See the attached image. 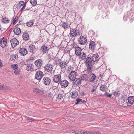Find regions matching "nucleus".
I'll use <instances>...</instances> for the list:
<instances>
[{"mask_svg":"<svg viewBox=\"0 0 134 134\" xmlns=\"http://www.w3.org/2000/svg\"><path fill=\"white\" fill-rule=\"evenodd\" d=\"M24 116L25 117V120L28 121L29 122L31 121H34V120H30L28 119L29 118L26 116Z\"/></svg>","mask_w":134,"mask_h":134,"instance_id":"obj_46","label":"nucleus"},{"mask_svg":"<svg viewBox=\"0 0 134 134\" xmlns=\"http://www.w3.org/2000/svg\"><path fill=\"white\" fill-rule=\"evenodd\" d=\"M48 94L51 97H52V93L51 92H49L48 93Z\"/></svg>","mask_w":134,"mask_h":134,"instance_id":"obj_56","label":"nucleus"},{"mask_svg":"<svg viewBox=\"0 0 134 134\" xmlns=\"http://www.w3.org/2000/svg\"><path fill=\"white\" fill-rule=\"evenodd\" d=\"M81 81H87L88 79V76L87 75L85 74L82 75L80 78Z\"/></svg>","mask_w":134,"mask_h":134,"instance_id":"obj_24","label":"nucleus"},{"mask_svg":"<svg viewBox=\"0 0 134 134\" xmlns=\"http://www.w3.org/2000/svg\"><path fill=\"white\" fill-rule=\"evenodd\" d=\"M122 99H123V100L124 102H125L126 100H127V98H125L124 97H122Z\"/></svg>","mask_w":134,"mask_h":134,"instance_id":"obj_55","label":"nucleus"},{"mask_svg":"<svg viewBox=\"0 0 134 134\" xmlns=\"http://www.w3.org/2000/svg\"><path fill=\"white\" fill-rule=\"evenodd\" d=\"M76 76V73L75 71H71L69 75V79L71 81H74Z\"/></svg>","mask_w":134,"mask_h":134,"instance_id":"obj_8","label":"nucleus"},{"mask_svg":"<svg viewBox=\"0 0 134 134\" xmlns=\"http://www.w3.org/2000/svg\"><path fill=\"white\" fill-rule=\"evenodd\" d=\"M93 32H94L92 30H91L90 31H89L88 34H91V33H93Z\"/></svg>","mask_w":134,"mask_h":134,"instance_id":"obj_54","label":"nucleus"},{"mask_svg":"<svg viewBox=\"0 0 134 134\" xmlns=\"http://www.w3.org/2000/svg\"><path fill=\"white\" fill-rule=\"evenodd\" d=\"M99 133H96V134H99Z\"/></svg>","mask_w":134,"mask_h":134,"instance_id":"obj_60","label":"nucleus"},{"mask_svg":"<svg viewBox=\"0 0 134 134\" xmlns=\"http://www.w3.org/2000/svg\"><path fill=\"white\" fill-rule=\"evenodd\" d=\"M18 55H17L12 54L10 55V59L13 61H15L18 60Z\"/></svg>","mask_w":134,"mask_h":134,"instance_id":"obj_22","label":"nucleus"},{"mask_svg":"<svg viewBox=\"0 0 134 134\" xmlns=\"http://www.w3.org/2000/svg\"><path fill=\"white\" fill-rule=\"evenodd\" d=\"M79 103V102H76V103H75V104H78V103Z\"/></svg>","mask_w":134,"mask_h":134,"instance_id":"obj_58","label":"nucleus"},{"mask_svg":"<svg viewBox=\"0 0 134 134\" xmlns=\"http://www.w3.org/2000/svg\"><path fill=\"white\" fill-rule=\"evenodd\" d=\"M99 55L97 54H95L93 55L92 57L93 61L94 62H97L99 60Z\"/></svg>","mask_w":134,"mask_h":134,"instance_id":"obj_14","label":"nucleus"},{"mask_svg":"<svg viewBox=\"0 0 134 134\" xmlns=\"http://www.w3.org/2000/svg\"><path fill=\"white\" fill-rule=\"evenodd\" d=\"M60 85L62 88H65L67 87L69 84L68 82L66 80H63L61 81Z\"/></svg>","mask_w":134,"mask_h":134,"instance_id":"obj_15","label":"nucleus"},{"mask_svg":"<svg viewBox=\"0 0 134 134\" xmlns=\"http://www.w3.org/2000/svg\"><path fill=\"white\" fill-rule=\"evenodd\" d=\"M128 103H127V105L128 106H131L132 104L134 103V97L133 96L129 97L127 98Z\"/></svg>","mask_w":134,"mask_h":134,"instance_id":"obj_9","label":"nucleus"},{"mask_svg":"<svg viewBox=\"0 0 134 134\" xmlns=\"http://www.w3.org/2000/svg\"><path fill=\"white\" fill-rule=\"evenodd\" d=\"M14 34H20L21 32L20 29L18 27L15 28L14 30Z\"/></svg>","mask_w":134,"mask_h":134,"instance_id":"obj_31","label":"nucleus"},{"mask_svg":"<svg viewBox=\"0 0 134 134\" xmlns=\"http://www.w3.org/2000/svg\"><path fill=\"white\" fill-rule=\"evenodd\" d=\"M61 80V75L60 74H58L54 76L53 82L57 83L58 85L60 83Z\"/></svg>","mask_w":134,"mask_h":134,"instance_id":"obj_2","label":"nucleus"},{"mask_svg":"<svg viewBox=\"0 0 134 134\" xmlns=\"http://www.w3.org/2000/svg\"><path fill=\"white\" fill-rule=\"evenodd\" d=\"M2 21L3 23L4 24H7L9 22L10 20L7 18L2 17Z\"/></svg>","mask_w":134,"mask_h":134,"instance_id":"obj_27","label":"nucleus"},{"mask_svg":"<svg viewBox=\"0 0 134 134\" xmlns=\"http://www.w3.org/2000/svg\"><path fill=\"white\" fill-rule=\"evenodd\" d=\"M96 47L95 42L93 41H91L89 43V48L90 49L94 50Z\"/></svg>","mask_w":134,"mask_h":134,"instance_id":"obj_16","label":"nucleus"},{"mask_svg":"<svg viewBox=\"0 0 134 134\" xmlns=\"http://www.w3.org/2000/svg\"><path fill=\"white\" fill-rule=\"evenodd\" d=\"M82 102L83 103H85L86 102V101H85V100H84L83 101H82Z\"/></svg>","mask_w":134,"mask_h":134,"instance_id":"obj_59","label":"nucleus"},{"mask_svg":"<svg viewBox=\"0 0 134 134\" xmlns=\"http://www.w3.org/2000/svg\"><path fill=\"white\" fill-rule=\"evenodd\" d=\"M24 4V2L23 1H21L19 3V4L18 5V6H23Z\"/></svg>","mask_w":134,"mask_h":134,"instance_id":"obj_40","label":"nucleus"},{"mask_svg":"<svg viewBox=\"0 0 134 134\" xmlns=\"http://www.w3.org/2000/svg\"><path fill=\"white\" fill-rule=\"evenodd\" d=\"M25 4H24V5L21 8V11H22L25 8Z\"/></svg>","mask_w":134,"mask_h":134,"instance_id":"obj_51","label":"nucleus"},{"mask_svg":"<svg viewBox=\"0 0 134 134\" xmlns=\"http://www.w3.org/2000/svg\"><path fill=\"white\" fill-rule=\"evenodd\" d=\"M133 14V12L130 13L128 12L125 13L123 17V19L125 21H126L129 18L131 19L132 15Z\"/></svg>","mask_w":134,"mask_h":134,"instance_id":"obj_4","label":"nucleus"},{"mask_svg":"<svg viewBox=\"0 0 134 134\" xmlns=\"http://www.w3.org/2000/svg\"><path fill=\"white\" fill-rule=\"evenodd\" d=\"M59 65L62 69H63L66 67L67 64L66 62L62 61L60 62Z\"/></svg>","mask_w":134,"mask_h":134,"instance_id":"obj_21","label":"nucleus"},{"mask_svg":"<svg viewBox=\"0 0 134 134\" xmlns=\"http://www.w3.org/2000/svg\"><path fill=\"white\" fill-rule=\"evenodd\" d=\"M74 81V85H76L77 86L81 84L82 81L80 78L75 79Z\"/></svg>","mask_w":134,"mask_h":134,"instance_id":"obj_18","label":"nucleus"},{"mask_svg":"<svg viewBox=\"0 0 134 134\" xmlns=\"http://www.w3.org/2000/svg\"><path fill=\"white\" fill-rule=\"evenodd\" d=\"M70 34H77L76 30L74 29H72L71 30L70 32Z\"/></svg>","mask_w":134,"mask_h":134,"instance_id":"obj_44","label":"nucleus"},{"mask_svg":"<svg viewBox=\"0 0 134 134\" xmlns=\"http://www.w3.org/2000/svg\"><path fill=\"white\" fill-rule=\"evenodd\" d=\"M72 133H74L76 134H80V133H79V131H76L74 132H72Z\"/></svg>","mask_w":134,"mask_h":134,"instance_id":"obj_53","label":"nucleus"},{"mask_svg":"<svg viewBox=\"0 0 134 134\" xmlns=\"http://www.w3.org/2000/svg\"><path fill=\"white\" fill-rule=\"evenodd\" d=\"M35 64L37 67L40 68L42 65V62L40 59H38L35 62Z\"/></svg>","mask_w":134,"mask_h":134,"instance_id":"obj_17","label":"nucleus"},{"mask_svg":"<svg viewBox=\"0 0 134 134\" xmlns=\"http://www.w3.org/2000/svg\"><path fill=\"white\" fill-rule=\"evenodd\" d=\"M104 94L105 96L109 97H111V95L110 94L107 92H106Z\"/></svg>","mask_w":134,"mask_h":134,"instance_id":"obj_45","label":"nucleus"},{"mask_svg":"<svg viewBox=\"0 0 134 134\" xmlns=\"http://www.w3.org/2000/svg\"><path fill=\"white\" fill-rule=\"evenodd\" d=\"M97 88L96 87H93L92 89L91 90V91L92 92H93L94 91L96 90Z\"/></svg>","mask_w":134,"mask_h":134,"instance_id":"obj_48","label":"nucleus"},{"mask_svg":"<svg viewBox=\"0 0 134 134\" xmlns=\"http://www.w3.org/2000/svg\"><path fill=\"white\" fill-rule=\"evenodd\" d=\"M92 75L91 78L90 79V82H93L95 80L96 77L95 75L93 74H92Z\"/></svg>","mask_w":134,"mask_h":134,"instance_id":"obj_34","label":"nucleus"},{"mask_svg":"<svg viewBox=\"0 0 134 134\" xmlns=\"http://www.w3.org/2000/svg\"><path fill=\"white\" fill-rule=\"evenodd\" d=\"M16 35H19V34H15Z\"/></svg>","mask_w":134,"mask_h":134,"instance_id":"obj_62","label":"nucleus"},{"mask_svg":"<svg viewBox=\"0 0 134 134\" xmlns=\"http://www.w3.org/2000/svg\"><path fill=\"white\" fill-rule=\"evenodd\" d=\"M82 92H83V93H84V92H83H83H82Z\"/></svg>","mask_w":134,"mask_h":134,"instance_id":"obj_61","label":"nucleus"},{"mask_svg":"<svg viewBox=\"0 0 134 134\" xmlns=\"http://www.w3.org/2000/svg\"><path fill=\"white\" fill-rule=\"evenodd\" d=\"M17 19V18L16 17L13 21V23L14 24L15 23V22L16 21Z\"/></svg>","mask_w":134,"mask_h":134,"instance_id":"obj_50","label":"nucleus"},{"mask_svg":"<svg viewBox=\"0 0 134 134\" xmlns=\"http://www.w3.org/2000/svg\"><path fill=\"white\" fill-rule=\"evenodd\" d=\"M11 66L13 68L14 71L18 69V65L17 64H12Z\"/></svg>","mask_w":134,"mask_h":134,"instance_id":"obj_36","label":"nucleus"},{"mask_svg":"<svg viewBox=\"0 0 134 134\" xmlns=\"http://www.w3.org/2000/svg\"><path fill=\"white\" fill-rule=\"evenodd\" d=\"M100 89L102 91H105L107 89V86L105 85H102L100 87Z\"/></svg>","mask_w":134,"mask_h":134,"instance_id":"obj_32","label":"nucleus"},{"mask_svg":"<svg viewBox=\"0 0 134 134\" xmlns=\"http://www.w3.org/2000/svg\"><path fill=\"white\" fill-rule=\"evenodd\" d=\"M48 47L47 46L43 45L41 47V49L43 54L46 53L47 51L48 50Z\"/></svg>","mask_w":134,"mask_h":134,"instance_id":"obj_26","label":"nucleus"},{"mask_svg":"<svg viewBox=\"0 0 134 134\" xmlns=\"http://www.w3.org/2000/svg\"><path fill=\"white\" fill-rule=\"evenodd\" d=\"M19 52L20 54L23 56L25 55L27 53V49L25 48H21L19 50Z\"/></svg>","mask_w":134,"mask_h":134,"instance_id":"obj_11","label":"nucleus"},{"mask_svg":"<svg viewBox=\"0 0 134 134\" xmlns=\"http://www.w3.org/2000/svg\"><path fill=\"white\" fill-rule=\"evenodd\" d=\"M42 72L41 71H38L36 73L35 78L38 80H40L43 76Z\"/></svg>","mask_w":134,"mask_h":134,"instance_id":"obj_3","label":"nucleus"},{"mask_svg":"<svg viewBox=\"0 0 134 134\" xmlns=\"http://www.w3.org/2000/svg\"><path fill=\"white\" fill-rule=\"evenodd\" d=\"M0 89L4 90H7L8 89L7 86L4 85H2L1 83H0Z\"/></svg>","mask_w":134,"mask_h":134,"instance_id":"obj_33","label":"nucleus"},{"mask_svg":"<svg viewBox=\"0 0 134 134\" xmlns=\"http://www.w3.org/2000/svg\"><path fill=\"white\" fill-rule=\"evenodd\" d=\"M63 97V95L62 94H59L57 97V98L58 99H61Z\"/></svg>","mask_w":134,"mask_h":134,"instance_id":"obj_39","label":"nucleus"},{"mask_svg":"<svg viewBox=\"0 0 134 134\" xmlns=\"http://www.w3.org/2000/svg\"><path fill=\"white\" fill-rule=\"evenodd\" d=\"M22 37L23 39L25 41L28 40L29 38L28 34H23Z\"/></svg>","mask_w":134,"mask_h":134,"instance_id":"obj_29","label":"nucleus"},{"mask_svg":"<svg viewBox=\"0 0 134 134\" xmlns=\"http://www.w3.org/2000/svg\"><path fill=\"white\" fill-rule=\"evenodd\" d=\"M53 66L50 64H48L44 67V69L46 71L51 73L52 70Z\"/></svg>","mask_w":134,"mask_h":134,"instance_id":"obj_6","label":"nucleus"},{"mask_svg":"<svg viewBox=\"0 0 134 134\" xmlns=\"http://www.w3.org/2000/svg\"><path fill=\"white\" fill-rule=\"evenodd\" d=\"M80 134H90V133L87 132H84L83 131H81L79 132Z\"/></svg>","mask_w":134,"mask_h":134,"instance_id":"obj_43","label":"nucleus"},{"mask_svg":"<svg viewBox=\"0 0 134 134\" xmlns=\"http://www.w3.org/2000/svg\"><path fill=\"white\" fill-rule=\"evenodd\" d=\"M33 91L34 93H38L41 95L43 94L44 93L43 91L39 88H34L33 89Z\"/></svg>","mask_w":134,"mask_h":134,"instance_id":"obj_13","label":"nucleus"},{"mask_svg":"<svg viewBox=\"0 0 134 134\" xmlns=\"http://www.w3.org/2000/svg\"><path fill=\"white\" fill-rule=\"evenodd\" d=\"M7 40L4 37L2 38V40H1L0 41V44L1 46L2 47H5L6 44Z\"/></svg>","mask_w":134,"mask_h":134,"instance_id":"obj_12","label":"nucleus"},{"mask_svg":"<svg viewBox=\"0 0 134 134\" xmlns=\"http://www.w3.org/2000/svg\"><path fill=\"white\" fill-rule=\"evenodd\" d=\"M81 101H82V100L79 98H78L76 99V101L77 102H80Z\"/></svg>","mask_w":134,"mask_h":134,"instance_id":"obj_52","label":"nucleus"},{"mask_svg":"<svg viewBox=\"0 0 134 134\" xmlns=\"http://www.w3.org/2000/svg\"><path fill=\"white\" fill-rule=\"evenodd\" d=\"M75 54L77 55H80L81 53V51L82 49L81 48L79 47H77L75 48Z\"/></svg>","mask_w":134,"mask_h":134,"instance_id":"obj_19","label":"nucleus"},{"mask_svg":"<svg viewBox=\"0 0 134 134\" xmlns=\"http://www.w3.org/2000/svg\"><path fill=\"white\" fill-rule=\"evenodd\" d=\"M79 43L81 45H84L87 42L86 38L83 36H81L78 40Z\"/></svg>","mask_w":134,"mask_h":134,"instance_id":"obj_7","label":"nucleus"},{"mask_svg":"<svg viewBox=\"0 0 134 134\" xmlns=\"http://www.w3.org/2000/svg\"><path fill=\"white\" fill-rule=\"evenodd\" d=\"M92 62L91 59L89 57L86 58L85 63L87 68V71L88 73L91 72L92 69Z\"/></svg>","mask_w":134,"mask_h":134,"instance_id":"obj_1","label":"nucleus"},{"mask_svg":"<svg viewBox=\"0 0 134 134\" xmlns=\"http://www.w3.org/2000/svg\"><path fill=\"white\" fill-rule=\"evenodd\" d=\"M1 29V28H0V30Z\"/></svg>","mask_w":134,"mask_h":134,"instance_id":"obj_63","label":"nucleus"},{"mask_svg":"<svg viewBox=\"0 0 134 134\" xmlns=\"http://www.w3.org/2000/svg\"><path fill=\"white\" fill-rule=\"evenodd\" d=\"M64 28H66L70 26V25L66 22H63L60 24Z\"/></svg>","mask_w":134,"mask_h":134,"instance_id":"obj_28","label":"nucleus"},{"mask_svg":"<svg viewBox=\"0 0 134 134\" xmlns=\"http://www.w3.org/2000/svg\"><path fill=\"white\" fill-rule=\"evenodd\" d=\"M14 72L15 74L17 75H19L20 72V70L19 69L15 70L14 71Z\"/></svg>","mask_w":134,"mask_h":134,"instance_id":"obj_38","label":"nucleus"},{"mask_svg":"<svg viewBox=\"0 0 134 134\" xmlns=\"http://www.w3.org/2000/svg\"><path fill=\"white\" fill-rule=\"evenodd\" d=\"M125 1V0H119L118 3L119 4H122L124 3Z\"/></svg>","mask_w":134,"mask_h":134,"instance_id":"obj_41","label":"nucleus"},{"mask_svg":"<svg viewBox=\"0 0 134 134\" xmlns=\"http://www.w3.org/2000/svg\"><path fill=\"white\" fill-rule=\"evenodd\" d=\"M34 23L32 20H30L29 22L26 23V25L28 27L32 26L33 25Z\"/></svg>","mask_w":134,"mask_h":134,"instance_id":"obj_35","label":"nucleus"},{"mask_svg":"<svg viewBox=\"0 0 134 134\" xmlns=\"http://www.w3.org/2000/svg\"><path fill=\"white\" fill-rule=\"evenodd\" d=\"M21 6H18V9L20 8Z\"/></svg>","mask_w":134,"mask_h":134,"instance_id":"obj_57","label":"nucleus"},{"mask_svg":"<svg viewBox=\"0 0 134 134\" xmlns=\"http://www.w3.org/2000/svg\"><path fill=\"white\" fill-rule=\"evenodd\" d=\"M70 36L71 37H73L76 36L77 34H69Z\"/></svg>","mask_w":134,"mask_h":134,"instance_id":"obj_47","label":"nucleus"},{"mask_svg":"<svg viewBox=\"0 0 134 134\" xmlns=\"http://www.w3.org/2000/svg\"><path fill=\"white\" fill-rule=\"evenodd\" d=\"M71 95V97L72 98H76L78 95V93L77 91H74L70 93Z\"/></svg>","mask_w":134,"mask_h":134,"instance_id":"obj_23","label":"nucleus"},{"mask_svg":"<svg viewBox=\"0 0 134 134\" xmlns=\"http://www.w3.org/2000/svg\"><path fill=\"white\" fill-rule=\"evenodd\" d=\"M43 82L45 85H48L51 83V80L49 77H45L43 78Z\"/></svg>","mask_w":134,"mask_h":134,"instance_id":"obj_10","label":"nucleus"},{"mask_svg":"<svg viewBox=\"0 0 134 134\" xmlns=\"http://www.w3.org/2000/svg\"><path fill=\"white\" fill-rule=\"evenodd\" d=\"M3 66V64L2 63V62L1 60L0 59V68L2 67Z\"/></svg>","mask_w":134,"mask_h":134,"instance_id":"obj_49","label":"nucleus"},{"mask_svg":"<svg viewBox=\"0 0 134 134\" xmlns=\"http://www.w3.org/2000/svg\"><path fill=\"white\" fill-rule=\"evenodd\" d=\"M29 51L30 52L34 53L36 49L35 46L32 44H31L29 46Z\"/></svg>","mask_w":134,"mask_h":134,"instance_id":"obj_20","label":"nucleus"},{"mask_svg":"<svg viewBox=\"0 0 134 134\" xmlns=\"http://www.w3.org/2000/svg\"><path fill=\"white\" fill-rule=\"evenodd\" d=\"M30 2L31 4L33 6L36 5L37 3L36 0H30Z\"/></svg>","mask_w":134,"mask_h":134,"instance_id":"obj_37","label":"nucleus"},{"mask_svg":"<svg viewBox=\"0 0 134 134\" xmlns=\"http://www.w3.org/2000/svg\"><path fill=\"white\" fill-rule=\"evenodd\" d=\"M79 56L80 58L82 60H84L85 59H86L87 55L85 53H84L83 52H81V54H80Z\"/></svg>","mask_w":134,"mask_h":134,"instance_id":"obj_25","label":"nucleus"},{"mask_svg":"<svg viewBox=\"0 0 134 134\" xmlns=\"http://www.w3.org/2000/svg\"><path fill=\"white\" fill-rule=\"evenodd\" d=\"M119 93L117 91H115L113 93V94L115 96H118L119 95Z\"/></svg>","mask_w":134,"mask_h":134,"instance_id":"obj_42","label":"nucleus"},{"mask_svg":"<svg viewBox=\"0 0 134 134\" xmlns=\"http://www.w3.org/2000/svg\"><path fill=\"white\" fill-rule=\"evenodd\" d=\"M33 65L32 64H31L27 66L26 69L27 71H30L32 70L33 69Z\"/></svg>","mask_w":134,"mask_h":134,"instance_id":"obj_30","label":"nucleus"},{"mask_svg":"<svg viewBox=\"0 0 134 134\" xmlns=\"http://www.w3.org/2000/svg\"><path fill=\"white\" fill-rule=\"evenodd\" d=\"M10 42L12 47L13 48L15 47L19 43L18 41L15 38H13L10 40Z\"/></svg>","mask_w":134,"mask_h":134,"instance_id":"obj_5","label":"nucleus"}]
</instances>
